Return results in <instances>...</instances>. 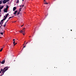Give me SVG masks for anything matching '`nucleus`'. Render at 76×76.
Masks as SVG:
<instances>
[{
  "label": "nucleus",
  "mask_w": 76,
  "mask_h": 76,
  "mask_svg": "<svg viewBox=\"0 0 76 76\" xmlns=\"http://www.w3.org/2000/svg\"><path fill=\"white\" fill-rule=\"evenodd\" d=\"M0 63H1V61H0Z\"/></svg>",
  "instance_id": "42"
},
{
  "label": "nucleus",
  "mask_w": 76,
  "mask_h": 76,
  "mask_svg": "<svg viewBox=\"0 0 76 76\" xmlns=\"http://www.w3.org/2000/svg\"><path fill=\"white\" fill-rule=\"evenodd\" d=\"M7 10H8L5 9L4 10V12H7Z\"/></svg>",
  "instance_id": "5"
},
{
  "label": "nucleus",
  "mask_w": 76,
  "mask_h": 76,
  "mask_svg": "<svg viewBox=\"0 0 76 76\" xmlns=\"http://www.w3.org/2000/svg\"><path fill=\"white\" fill-rule=\"evenodd\" d=\"M25 47H26V45L23 47V48L22 49V50L24 48H25Z\"/></svg>",
  "instance_id": "22"
},
{
  "label": "nucleus",
  "mask_w": 76,
  "mask_h": 76,
  "mask_svg": "<svg viewBox=\"0 0 76 76\" xmlns=\"http://www.w3.org/2000/svg\"><path fill=\"white\" fill-rule=\"evenodd\" d=\"M20 12H18L17 13V15H18V14H20Z\"/></svg>",
  "instance_id": "14"
},
{
  "label": "nucleus",
  "mask_w": 76,
  "mask_h": 76,
  "mask_svg": "<svg viewBox=\"0 0 76 76\" xmlns=\"http://www.w3.org/2000/svg\"><path fill=\"white\" fill-rule=\"evenodd\" d=\"M15 16H16V15H15Z\"/></svg>",
  "instance_id": "45"
},
{
  "label": "nucleus",
  "mask_w": 76,
  "mask_h": 76,
  "mask_svg": "<svg viewBox=\"0 0 76 76\" xmlns=\"http://www.w3.org/2000/svg\"><path fill=\"white\" fill-rule=\"evenodd\" d=\"M16 44H17V43H15L14 45V46H15V45H16Z\"/></svg>",
  "instance_id": "21"
},
{
  "label": "nucleus",
  "mask_w": 76,
  "mask_h": 76,
  "mask_svg": "<svg viewBox=\"0 0 76 76\" xmlns=\"http://www.w3.org/2000/svg\"><path fill=\"white\" fill-rule=\"evenodd\" d=\"M3 21H1V22H0V25H1V24H3Z\"/></svg>",
  "instance_id": "10"
},
{
  "label": "nucleus",
  "mask_w": 76,
  "mask_h": 76,
  "mask_svg": "<svg viewBox=\"0 0 76 76\" xmlns=\"http://www.w3.org/2000/svg\"><path fill=\"white\" fill-rule=\"evenodd\" d=\"M28 42H27L26 43V44H27V43H28Z\"/></svg>",
  "instance_id": "29"
},
{
  "label": "nucleus",
  "mask_w": 76,
  "mask_h": 76,
  "mask_svg": "<svg viewBox=\"0 0 76 76\" xmlns=\"http://www.w3.org/2000/svg\"><path fill=\"white\" fill-rule=\"evenodd\" d=\"M8 8H9V6H7L6 7V8H5V9L8 10Z\"/></svg>",
  "instance_id": "11"
},
{
  "label": "nucleus",
  "mask_w": 76,
  "mask_h": 76,
  "mask_svg": "<svg viewBox=\"0 0 76 76\" xmlns=\"http://www.w3.org/2000/svg\"><path fill=\"white\" fill-rule=\"evenodd\" d=\"M16 7H14L13 8V11H15V10H16Z\"/></svg>",
  "instance_id": "7"
},
{
  "label": "nucleus",
  "mask_w": 76,
  "mask_h": 76,
  "mask_svg": "<svg viewBox=\"0 0 76 76\" xmlns=\"http://www.w3.org/2000/svg\"><path fill=\"white\" fill-rule=\"evenodd\" d=\"M25 42H26V41H25L24 43V44L23 45H24V44H25Z\"/></svg>",
  "instance_id": "27"
},
{
  "label": "nucleus",
  "mask_w": 76,
  "mask_h": 76,
  "mask_svg": "<svg viewBox=\"0 0 76 76\" xmlns=\"http://www.w3.org/2000/svg\"><path fill=\"white\" fill-rule=\"evenodd\" d=\"M13 44L14 45H15V41H14L13 42Z\"/></svg>",
  "instance_id": "19"
},
{
  "label": "nucleus",
  "mask_w": 76,
  "mask_h": 76,
  "mask_svg": "<svg viewBox=\"0 0 76 76\" xmlns=\"http://www.w3.org/2000/svg\"><path fill=\"white\" fill-rule=\"evenodd\" d=\"M44 4H48V3H45Z\"/></svg>",
  "instance_id": "24"
},
{
  "label": "nucleus",
  "mask_w": 76,
  "mask_h": 76,
  "mask_svg": "<svg viewBox=\"0 0 76 76\" xmlns=\"http://www.w3.org/2000/svg\"><path fill=\"white\" fill-rule=\"evenodd\" d=\"M9 1V0H6V1H7V2H8Z\"/></svg>",
  "instance_id": "23"
},
{
  "label": "nucleus",
  "mask_w": 76,
  "mask_h": 76,
  "mask_svg": "<svg viewBox=\"0 0 76 76\" xmlns=\"http://www.w3.org/2000/svg\"><path fill=\"white\" fill-rule=\"evenodd\" d=\"M71 31H72V30H71Z\"/></svg>",
  "instance_id": "43"
},
{
  "label": "nucleus",
  "mask_w": 76,
  "mask_h": 76,
  "mask_svg": "<svg viewBox=\"0 0 76 76\" xmlns=\"http://www.w3.org/2000/svg\"><path fill=\"white\" fill-rule=\"evenodd\" d=\"M1 3H2V1H0V4H1Z\"/></svg>",
  "instance_id": "15"
},
{
  "label": "nucleus",
  "mask_w": 76,
  "mask_h": 76,
  "mask_svg": "<svg viewBox=\"0 0 76 76\" xmlns=\"http://www.w3.org/2000/svg\"><path fill=\"white\" fill-rule=\"evenodd\" d=\"M3 48H2L0 50V52H1L2 51V50H3Z\"/></svg>",
  "instance_id": "13"
},
{
  "label": "nucleus",
  "mask_w": 76,
  "mask_h": 76,
  "mask_svg": "<svg viewBox=\"0 0 76 76\" xmlns=\"http://www.w3.org/2000/svg\"><path fill=\"white\" fill-rule=\"evenodd\" d=\"M22 34H23V35H24L25 34V32L24 33H22Z\"/></svg>",
  "instance_id": "20"
},
{
  "label": "nucleus",
  "mask_w": 76,
  "mask_h": 76,
  "mask_svg": "<svg viewBox=\"0 0 76 76\" xmlns=\"http://www.w3.org/2000/svg\"><path fill=\"white\" fill-rule=\"evenodd\" d=\"M22 9V8H20V9H19V12H20V11H21V9Z\"/></svg>",
  "instance_id": "12"
},
{
  "label": "nucleus",
  "mask_w": 76,
  "mask_h": 76,
  "mask_svg": "<svg viewBox=\"0 0 76 76\" xmlns=\"http://www.w3.org/2000/svg\"><path fill=\"white\" fill-rule=\"evenodd\" d=\"M23 26V25L22 26H21V27H22V26Z\"/></svg>",
  "instance_id": "33"
},
{
  "label": "nucleus",
  "mask_w": 76,
  "mask_h": 76,
  "mask_svg": "<svg viewBox=\"0 0 76 76\" xmlns=\"http://www.w3.org/2000/svg\"><path fill=\"white\" fill-rule=\"evenodd\" d=\"M9 21V20H8L5 23H7V21Z\"/></svg>",
  "instance_id": "28"
},
{
  "label": "nucleus",
  "mask_w": 76,
  "mask_h": 76,
  "mask_svg": "<svg viewBox=\"0 0 76 76\" xmlns=\"http://www.w3.org/2000/svg\"><path fill=\"white\" fill-rule=\"evenodd\" d=\"M19 2V0H18L16 2V3H18Z\"/></svg>",
  "instance_id": "16"
},
{
  "label": "nucleus",
  "mask_w": 76,
  "mask_h": 76,
  "mask_svg": "<svg viewBox=\"0 0 76 76\" xmlns=\"http://www.w3.org/2000/svg\"><path fill=\"white\" fill-rule=\"evenodd\" d=\"M25 28H24L22 29V31L23 32H25Z\"/></svg>",
  "instance_id": "6"
},
{
  "label": "nucleus",
  "mask_w": 76,
  "mask_h": 76,
  "mask_svg": "<svg viewBox=\"0 0 76 76\" xmlns=\"http://www.w3.org/2000/svg\"><path fill=\"white\" fill-rule=\"evenodd\" d=\"M12 18V17H10L9 18V19H10V18Z\"/></svg>",
  "instance_id": "26"
},
{
  "label": "nucleus",
  "mask_w": 76,
  "mask_h": 76,
  "mask_svg": "<svg viewBox=\"0 0 76 76\" xmlns=\"http://www.w3.org/2000/svg\"><path fill=\"white\" fill-rule=\"evenodd\" d=\"M6 2H7V1H6V0H4L3 1V3L4 4H5V3H6Z\"/></svg>",
  "instance_id": "4"
},
{
  "label": "nucleus",
  "mask_w": 76,
  "mask_h": 76,
  "mask_svg": "<svg viewBox=\"0 0 76 76\" xmlns=\"http://www.w3.org/2000/svg\"><path fill=\"white\" fill-rule=\"evenodd\" d=\"M5 63V60L4 59L1 62V64H4Z\"/></svg>",
  "instance_id": "3"
},
{
  "label": "nucleus",
  "mask_w": 76,
  "mask_h": 76,
  "mask_svg": "<svg viewBox=\"0 0 76 76\" xmlns=\"http://www.w3.org/2000/svg\"><path fill=\"white\" fill-rule=\"evenodd\" d=\"M31 37V36H30V37Z\"/></svg>",
  "instance_id": "46"
},
{
  "label": "nucleus",
  "mask_w": 76,
  "mask_h": 76,
  "mask_svg": "<svg viewBox=\"0 0 76 76\" xmlns=\"http://www.w3.org/2000/svg\"><path fill=\"white\" fill-rule=\"evenodd\" d=\"M6 24L5 23V24H4V27H5V26H6Z\"/></svg>",
  "instance_id": "25"
},
{
  "label": "nucleus",
  "mask_w": 76,
  "mask_h": 76,
  "mask_svg": "<svg viewBox=\"0 0 76 76\" xmlns=\"http://www.w3.org/2000/svg\"><path fill=\"white\" fill-rule=\"evenodd\" d=\"M16 21H14V22H16Z\"/></svg>",
  "instance_id": "36"
},
{
  "label": "nucleus",
  "mask_w": 76,
  "mask_h": 76,
  "mask_svg": "<svg viewBox=\"0 0 76 76\" xmlns=\"http://www.w3.org/2000/svg\"><path fill=\"white\" fill-rule=\"evenodd\" d=\"M45 1V0H44V1Z\"/></svg>",
  "instance_id": "44"
},
{
  "label": "nucleus",
  "mask_w": 76,
  "mask_h": 76,
  "mask_svg": "<svg viewBox=\"0 0 76 76\" xmlns=\"http://www.w3.org/2000/svg\"><path fill=\"white\" fill-rule=\"evenodd\" d=\"M20 32L21 33V32H23V31L22 30H21L20 31Z\"/></svg>",
  "instance_id": "18"
},
{
  "label": "nucleus",
  "mask_w": 76,
  "mask_h": 76,
  "mask_svg": "<svg viewBox=\"0 0 76 76\" xmlns=\"http://www.w3.org/2000/svg\"><path fill=\"white\" fill-rule=\"evenodd\" d=\"M0 38H1V37H0Z\"/></svg>",
  "instance_id": "39"
},
{
  "label": "nucleus",
  "mask_w": 76,
  "mask_h": 76,
  "mask_svg": "<svg viewBox=\"0 0 76 76\" xmlns=\"http://www.w3.org/2000/svg\"><path fill=\"white\" fill-rule=\"evenodd\" d=\"M4 18L5 17V16H4Z\"/></svg>",
  "instance_id": "37"
},
{
  "label": "nucleus",
  "mask_w": 76,
  "mask_h": 76,
  "mask_svg": "<svg viewBox=\"0 0 76 76\" xmlns=\"http://www.w3.org/2000/svg\"><path fill=\"white\" fill-rule=\"evenodd\" d=\"M13 18V16L12 17V18Z\"/></svg>",
  "instance_id": "38"
},
{
  "label": "nucleus",
  "mask_w": 76,
  "mask_h": 76,
  "mask_svg": "<svg viewBox=\"0 0 76 76\" xmlns=\"http://www.w3.org/2000/svg\"><path fill=\"white\" fill-rule=\"evenodd\" d=\"M13 41H15V39H13Z\"/></svg>",
  "instance_id": "31"
},
{
  "label": "nucleus",
  "mask_w": 76,
  "mask_h": 76,
  "mask_svg": "<svg viewBox=\"0 0 76 76\" xmlns=\"http://www.w3.org/2000/svg\"><path fill=\"white\" fill-rule=\"evenodd\" d=\"M17 12H18V11H15V12L14 13V15H15V14H16V13H17Z\"/></svg>",
  "instance_id": "9"
},
{
  "label": "nucleus",
  "mask_w": 76,
  "mask_h": 76,
  "mask_svg": "<svg viewBox=\"0 0 76 76\" xmlns=\"http://www.w3.org/2000/svg\"><path fill=\"white\" fill-rule=\"evenodd\" d=\"M45 2H46V1H44Z\"/></svg>",
  "instance_id": "41"
},
{
  "label": "nucleus",
  "mask_w": 76,
  "mask_h": 76,
  "mask_svg": "<svg viewBox=\"0 0 76 76\" xmlns=\"http://www.w3.org/2000/svg\"><path fill=\"white\" fill-rule=\"evenodd\" d=\"M1 26H2V25H1V26L0 27V28H1Z\"/></svg>",
  "instance_id": "32"
},
{
  "label": "nucleus",
  "mask_w": 76,
  "mask_h": 76,
  "mask_svg": "<svg viewBox=\"0 0 76 76\" xmlns=\"http://www.w3.org/2000/svg\"><path fill=\"white\" fill-rule=\"evenodd\" d=\"M3 7H4V6H2L1 7H0V10H1V9H3Z\"/></svg>",
  "instance_id": "8"
},
{
  "label": "nucleus",
  "mask_w": 76,
  "mask_h": 76,
  "mask_svg": "<svg viewBox=\"0 0 76 76\" xmlns=\"http://www.w3.org/2000/svg\"><path fill=\"white\" fill-rule=\"evenodd\" d=\"M22 1H23V0H22Z\"/></svg>",
  "instance_id": "47"
},
{
  "label": "nucleus",
  "mask_w": 76,
  "mask_h": 76,
  "mask_svg": "<svg viewBox=\"0 0 76 76\" xmlns=\"http://www.w3.org/2000/svg\"><path fill=\"white\" fill-rule=\"evenodd\" d=\"M9 68V67H8V66L5 67H4V69L3 70V69H1V71H0V74H1V76H2V75H4V73H5V72L7 70H8V69Z\"/></svg>",
  "instance_id": "1"
},
{
  "label": "nucleus",
  "mask_w": 76,
  "mask_h": 76,
  "mask_svg": "<svg viewBox=\"0 0 76 76\" xmlns=\"http://www.w3.org/2000/svg\"><path fill=\"white\" fill-rule=\"evenodd\" d=\"M0 34H1V35H3V32H1Z\"/></svg>",
  "instance_id": "17"
},
{
  "label": "nucleus",
  "mask_w": 76,
  "mask_h": 76,
  "mask_svg": "<svg viewBox=\"0 0 76 76\" xmlns=\"http://www.w3.org/2000/svg\"><path fill=\"white\" fill-rule=\"evenodd\" d=\"M19 6H20V7H22V6H21V5H20Z\"/></svg>",
  "instance_id": "30"
},
{
  "label": "nucleus",
  "mask_w": 76,
  "mask_h": 76,
  "mask_svg": "<svg viewBox=\"0 0 76 76\" xmlns=\"http://www.w3.org/2000/svg\"><path fill=\"white\" fill-rule=\"evenodd\" d=\"M1 7V5H0V7Z\"/></svg>",
  "instance_id": "40"
},
{
  "label": "nucleus",
  "mask_w": 76,
  "mask_h": 76,
  "mask_svg": "<svg viewBox=\"0 0 76 76\" xmlns=\"http://www.w3.org/2000/svg\"><path fill=\"white\" fill-rule=\"evenodd\" d=\"M1 12V10L0 9V12Z\"/></svg>",
  "instance_id": "35"
},
{
  "label": "nucleus",
  "mask_w": 76,
  "mask_h": 76,
  "mask_svg": "<svg viewBox=\"0 0 76 76\" xmlns=\"http://www.w3.org/2000/svg\"><path fill=\"white\" fill-rule=\"evenodd\" d=\"M9 15V13H7L6 15H5L6 17L4 18V19H3V20H1V21H3V20H5L6 19V18L7 17V16H8V15Z\"/></svg>",
  "instance_id": "2"
},
{
  "label": "nucleus",
  "mask_w": 76,
  "mask_h": 76,
  "mask_svg": "<svg viewBox=\"0 0 76 76\" xmlns=\"http://www.w3.org/2000/svg\"><path fill=\"white\" fill-rule=\"evenodd\" d=\"M22 7H24V5H23V6L22 5Z\"/></svg>",
  "instance_id": "34"
},
{
  "label": "nucleus",
  "mask_w": 76,
  "mask_h": 76,
  "mask_svg": "<svg viewBox=\"0 0 76 76\" xmlns=\"http://www.w3.org/2000/svg\"><path fill=\"white\" fill-rule=\"evenodd\" d=\"M0 14H1V13H0Z\"/></svg>",
  "instance_id": "48"
}]
</instances>
